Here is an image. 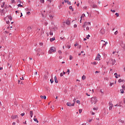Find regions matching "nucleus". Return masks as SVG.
<instances>
[{
  "instance_id": "39",
  "label": "nucleus",
  "mask_w": 125,
  "mask_h": 125,
  "mask_svg": "<svg viewBox=\"0 0 125 125\" xmlns=\"http://www.w3.org/2000/svg\"><path fill=\"white\" fill-rule=\"evenodd\" d=\"M113 84H114V83H110L109 84V86H112V85H113Z\"/></svg>"
},
{
  "instance_id": "18",
  "label": "nucleus",
  "mask_w": 125,
  "mask_h": 125,
  "mask_svg": "<svg viewBox=\"0 0 125 125\" xmlns=\"http://www.w3.org/2000/svg\"><path fill=\"white\" fill-rule=\"evenodd\" d=\"M40 97L42 99H46V96H41Z\"/></svg>"
},
{
  "instance_id": "4",
  "label": "nucleus",
  "mask_w": 125,
  "mask_h": 125,
  "mask_svg": "<svg viewBox=\"0 0 125 125\" xmlns=\"http://www.w3.org/2000/svg\"><path fill=\"white\" fill-rule=\"evenodd\" d=\"M101 58V56H100V54H98L97 56L96 57L95 60H98V61H100Z\"/></svg>"
},
{
  "instance_id": "58",
  "label": "nucleus",
  "mask_w": 125,
  "mask_h": 125,
  "mask_svg": "<svg viewBox=\"0 0 125 125\" xmlns=\"http://www.w3.org/2000/svg\"><path fill=\"white\" fill-rule=\"evenodd\" d=\"M60 76H61V77H63V73H61L60 74Z\"/></svg>"
},
{
  "instance_id": "37",
  "label": "nucleus",
  "mask_w": 125,
  "mask_h": 125,
  "mask_svg": "<svg viewBox=\"0 0 125 125\" xmlns=\"http://www.w3.org/2000/svg\"><path fill=\"white\" fill-rule=\"evenodd\" d=\"M69 59H70V60H72V59H73V56H72L71 55H70V56H69Z\"/></svg>"
},
{
  "instance_id": "49",
  "label": "nucleus",
  "mask_w": 125,
  "mask_h": 125,
  "mask_svg": "<svg viewBox=\"0 0 125 125\" xmlns=\"http://www.w3.org/2000/svg\"><path fill=\"white\" fill-rule=\"evenodd\" d=\"M67 73H68V75H69V74H70V69H67Z\"/></svg>"
},
{
  "instance_id": "52",
  "label": "nucleus",
  "mask_w": 125,
  "mask_h": 125,
  "mask_svg": "<svg viewBox=\"0 0 125 125\" xmlns=\"http://www.w3.org/2000/svg\"><path fill=\"white\" fill-rule=\"evenodd\" d=\"M105 45H106V44L104 43H103V46H102V47H104V46H105Z\"/></svg>"
},
{
  "instance_id": "23",
  "label": "nucleus",
  "mask_w": 125,
  "mask_h": 125,
  "mask_svg": "<svg viewBox=\"0 0 125 125\" xmlns=\"http://www.w3.org/2000/svg\"><path fill=\"white\" fill-rule=\"evenodd\" d=\"M5 4V2H2V5H1V7H4V5Z\"/></svg>"
},
{
  "instance_id": "1",
  "label": "nucleus",
  "mask_w": 125,
  "mask_h": 125,
  "mask_svg": "<svg viewBox=\"0 0 125 125\" xmlns=\"http://www.w3.org/2000/svg\"><path fill=\"white\" fill-rule=\"evenodd\" d=\"M97 99L96 98V97H92L91 98V104H96V103H97Z\"/></svg>"
},
{
  "instance_id": "45",
  "label": "nucleus",
  "mask_w": 125,
  "mask_h": 125,
  "mask_svg": "<svg viewBox=\"0 0 125 125\" xmlns=\"http://www.w3.org/2000/svg\"><path fill=\"white\" fill-rule=\"evenodd\" d=\"M93 65H96L97 64V62H93Z\"/></svg>"
},
{
  "instance_id": "25",
  "label": "nucleus",
  "mask_w": 125,
  "mask_h": 125,
  "mask_svg": "<svg viewBox=\"0 0 125 125\" xmlns=\"http://www.w3.org/2000/svg\"><path fill=\"white\" fill-rule=\"evenodd\" d=\"M124 90H124L123 89H121L120 90L121 93H122V94L125 93V91Z\"/></svg>"
},
{
  "instance_id": "34",
  "label": "nucleus",
  "mask_w": 125,
  "mask_h": 125,
  "mask_svg": "<svg viewBox=\"0 0 125 125\" xmlns=\"http://www.w3.org/2000/svg\"><path fill=\"white\" fill-rule=\"evenodd\" d=\"M50 36H53V32H52L51 31L49 33Z\"/></svg>"
},
{
  "instance_id": "8",
  "label": "nucleus",
  "mask_w": 125,
  "mask_h": 125,
  "mask_svg": "<svg viewBox=\"0 0 125 125\" xmlns=\"http://www.w3.org/2000/svg\"><path fill=\"white\" fill-rule=\"evenodd\" d=\"M26 31L27 32H28V33H31V32L32 31V28L30 27H27V28L26 29Z\"/></svg>"
},
{
  "instance_id": "6",
  "label": "nucleus",
  "mask_w": 125,
  "mask_h": 125,
  "mask_svg": "<svg viewBox=\"0 0 125 125\" xmlns=\"http://www.w3.org/2000/svg\"><path fill=\"white\" fill-rule=\"evenodd\" d=\"M100 33L102 35H104L105 34V29L102 28L100 31Z\"/></svg>"
},
{
  "instance_id": "31",
  "label": "nucleus",
  "mask_w": 125,
  "mask_h": 125,
  "mask_svg": "<svg viewBox=\"0 0 125 125\" xmlns=\"http://www.w3.org/2000/svg\"><path fill=\"white\" fill-rule=\"evenodd\" d=\"M9 19L11 21L12 20V17L11 16H10L8 17Z\"/></svg>"
},
{
  "instance_id": "38",
  "label": "nucleus",
  "mask_w": 125,
  "mask_h": 125,
  "mask_svg": "<svg viewBox=\"0 0 125 125\" xmlns=\"http://www.w3.org/2000/svg\"><path fill=\"white\" fill-rule=\"evenodd\" d=\"M67 3L68 4H69V5H71V2H70V1H67Z\"/></svg>"
},
{
  "instance_id": "63",
  "label": "nucleus",
  "mask_w": 125,
  "mask_h": 125,
  "mask_svg": "<svg viewBox=\"0 0 125 125\" xmlns=\"http://www.w3.org/2000/svg\"><path fill=\"white\" fill-rule=\"evenodd\" d=\"M92 115H95V113L93 112H92Z\"/></svg>"
},
{
  "instance_id": "56",
  "label": "nucleus",
  "mask_w": 125,
  "mask_h": 125,
  "mask_svg": "<svg viewBox=\"0 0 125 125\" xmlns=\"http://www.w3.org/2000/svg\"><path fill=\"white\" fill-rule=\"evenodd\" d=\"M49 17H50L51 19H52V18H53V17H52V15H50Z\"/></svg>"
},
{
  "instance_id": "29",
  "label": "nucleus",
  "mask_w": 125,
  "mask_h": 125,
  "mask_svg": "<svg viewBox=\"0 0 125 125\" xmlns=\"http://www.w3.org/2000/svg\"><path fill=\"white\" fill-rule=\"evenodd\" d=\"M76 103H77V104H81V101H80V100H77L76 101Z\"/></svg>"
},
{
  "instance_id": "41",
  "label": "nucleus",
  "mask_w": 125,
  "mask_h": 125,
  "mask_svg": "<svg viewBox=\"0 0 125 125\" xmlns=\"http://www.w3.org/2000/svg\"><path fill=\"white\" fill-rule=\"evenodd\" d=\"M89 27H88V26L86 27V31H89Z\"/></svg>"
},
{
  "instance_id": "7",
  "label": "nucleus",
  "mask_w": 125,
  "mask_h": 125,
  "mask_svg": "<svg viewBox=\"0 0 125 125\" xmlns=\"http://www.w3.org/2000/svg\"><path fill=\"white\" fill-rule=\"evenodd\" d=\"M66 105L69 107H71V106H75L74 104H71V103H67Z\"/></svg>"
},
{
  "instance_id": "26",
  "label": "nucleus",
  "mask_w": 125,
  "mask_h": 125,
  "mask_svg": "<svg viewBox=\"0 0 125 125\" xmlns=\"http://www.w3.org/2000/svg\"><path fill=\"white\" fill-rule=\"evenodd\" d=\"M101 42H104V43L105 44V45H106L107 44H108V42H105V41H103V40H102L101 41Z\"/></svg>"
},
{
  "instance_id": "17",
  "label": "nucleus",
  "mask_w": 125,
  "mask_h": 125,
  "mask_svg": "<svg viewBox=\"0 0 125 125\" xmlns=\"http://www.w3.org/2000/svg\"><path fill=\"white\" fill-rule=\"evenodd\" d=\"M54 41H55V37L50 39V42H52Z\"/></svg>"
},
{
  "instance_id": "36",
  "label": "nucleus",
  "mask_w": 125,
  "mask_h": 125,
  "mask_svg": "<svg viewBox=\"0 0 125 125\" xmlns=\"http://www.w3.org/2000/svg\"><path fill=\"white\" fill-rule=\"evenodd\" d=\"M122 48L123 49H125V44H123V45L122 46Z\"/></svg>"
},
{
  "instance_id": "22",
  "label": "nucleus",
  "mask_w": 125,
  "mask_h": 125,
  "mask_svg": "<svg viewBox=\"0 0 125 125\" xmlns=\"http://www.w3.org/2000/svg\"><path fill=\"white\" fill-rule=\"evenodd\" d=\"M85 79H86V77H85V76H84V75H83V76H82V80H83V81H84V80H85Z\"/></svg>"
},
{
  "instance_id": "62",
  "label": "nucleus",
  "mask_w": 125,
  "mask_h": 125,
  "mask_svg": "<svg viewBox=\"0 0 125 125\" xmlns=\"http://www.w3.org/2000/svg\"><path fill=\"white\" fill-rule=\"evenodd\" d=\"M34 75H38V72L36 71L34 73Z\"/></svg>"
},
{
  "instance_id": "11",
  "label": "nucleus",
  "mask_w": 125,
  "mask_h": 125,
  "mask_svg": "<svg viewBox=\"0 0 125 125\" xmlns=\"http://www.w3.org/2000/svg\"><path fill=\"white\" fill-rule=\"evenodd\" d=\"M17 118H18V116H17V115H15V116L12 115L11 116V119L12 120H14L15 119H17Z\"/></svg>"
},
{
  "instance_id": "12",
  "label": "nucleus",
  "mask_w": 125,
  "mask_h": 125,
  "mask_svg": "<svg viewBox=\"0 0 125 125\" xmlns=\"http://www.w3.org/2000/svg\"><path fill=\"white\" fill-rule=\"evenodd\" d=\"M87 26V22H84L83 23V25L82 27L83 28H85Z\"/></svg>"
},
{
  "instance_id": "5",
  "label": "nucleus",
  "mask_w": 125,
  "mask_h": 125,
  "mask_svg": "<svg viewBox=\"0 0 125 125\" xmlns=\"http://www.w3.org/2000/svg\"><path fill=\"white\" fill-rule=\"evenodd\" d=\"M109 110H112V108H113L114 105L112 104V103L111 102H109Z\"/></svg>"
},
{
  "instance_id": "57",
  "label": "nucleus",
  "mask_w": 125,
  "mask_h": 125,
  "mask_svg": "<svg viewBox=\"0 0 125 125\" xmlns=\"http://www.w3.org/2000/svg\"><path fill=\"white\" fill-rule=\"evenodd\" d=\"M100 92H101V93H104V92L102 89L100 90Z\"/></svg>"
},
{
  "instance_id": "40",
  "label": "nucleus",
  "mask_w": 125,
  "mask_h": 125,
  "mask_svg": "<svg viewBox=\"0 0 125 125\" xmlns=\"http://www.w3.org/2000/svg\"><path fill=\"white\" fill-rule=\"evenodd\" d=\"M79 113L81 114L82 113V112H83V109H80L79 110Z\"/></svg>"
},
{
  "instance_id": "3",
  "label": "nucleus",
  "mask_w": 125,
  "mask_h": 125,
  "mask_svg": "<svg viewBox=\"0 0 125 125\" xmlns=\"http://www.w3.org/2000/svg\"><path fill=\"white\" fill-rule=\"evenodd\" d=\"M110 64H112V65H115V63H116V60H113V59H110L109 61Z\"/></svg>"
},
{
  "instance_id": "35",
  "label": "nucleus",
  "mask_w": 125,
  "mask_h": 125,
  "mask_svg": "<svg viewBox=\"0 0 125 125\" xmlns=\"http://www.w3.org/2000/svg\"><path fill=\"white\" fill-rule=\"evenodd\" d=\"M21 117H23V116H25V113H21Z\"/></svg>"
},
{
  "instance_id": "24",
  "label": "nucleus",
  "mask_w": 125,
  "mask_h": 125,
  "mask_svg": "<svg viewBox=\"0 0 125 125\" xmlns=\"http://www.w3.org/2000/svg\"><path fill=\"white\" fill-rule=\"evenodd\" d=\"M33 120H34V122H36V123H39V121H38V119L34 118Z\"/></svg>"
},
{
  "instance_id": "15",
  "label": "nucleus",
  "mask_w": 125,
  "mask_h": 125,
  "mask_svg": "<svg viewBox=\"0 0 125 125\" xmlns=\"http://www.w3.org/2000/svg\"><path fill=\"white\" fill-rule=\"evenodd\" d=\"M92 6L93 8H97V7H98L97 5L95 4L94 3H93L92 4Z\"/></svg>"
},
{
  "instance_id": "43",
  "label": "nucleus",
  "mask_w": 125,
  "mask_h": 125,
  "mask_svg": "<svg viewBox=\"0 0 125 125\" xmlns=\"http://www.w3.org/2000/svg\"><path fill=\"white\" fill-rule=\"evenodd\" d=\"M41 2H42V3H44V0H40Z\"/></svg>"
},
{
  "instance_id": "48",
  "label": "nucleus",
  "mask_w": 125,
  "mask_h": 125,
  "mask_svg": "<svg viewBox=\"0 0 125 125\" xmlns=\"http://www.w3.org/2000/svg\"><path fill=\"white\" fill-rule=\"evenodd\" d=\"M77 27H78V25H77V24L74 25V28H77Z\"/></svg>"
},
{
  "instance_id": "44",
  "label": "nucleus",
  "mask_w": 125,
  "mask_h": 125,
  "mask_svg": "<svg viewBox=\"0 0 125 125\" xmlns=\"http://www.w3.org/2000/svg\"><path fill=\"white\" fill-rule=\"evenodd\" d=\"M110 11L111 12H113V13H115V12H116V10H110Z\"/></svg>"
},
{
  "instance_id": "50",
  "label": "nucleus",
  "mask_w": 125,
  "mask_h": 125,
  "mask_svg": "<svg viewBox=\"0 0 125 125\" xmlns=\"http://www.w3.org/2000/svg\"><path fill=\"white\" fill-rule=\"evenodd\" d=\"M58 53H59V54H61V53H62V52L61 51V50H59L58 51Z\"/></svg>"
},
{
  "instance_id": "33",
  "label": "nucleus",
  "mask_w": 125,
  "mask_h": 125,
  "mask_svg": "<svg viewBox=\"0 0 125 125\" xmlns=\"http://www.w3.org/2000/svg\"><path fill=\"white\" fill-rule=\"evenodd\" d=\"M122 89H124V90H125V85H123L122 86Z\"/></svg>"
},
{
  "instance_id": "27",
  "label": "nucleus",
  "mask_w": 125,
  "mask_h": 125,
  "mask_svg": "<svg viewBox=\"0 0 125 125\" xmlns=\"http://www.w3.org/2000/svg\"><path fill=\"white\" fill-rule=\"evenodd\" d=\"M69 8L72 10V11H74V8L72 6H69Z\"/></svg>"
},
{
  "instance_id": "9",
  "label": "nucleus",
  "mask_w": 125,
  "mask_h": 125,
  "mask_svg": "<svg viewBox=\"0 0 125 125\" xmlns=\"http://www.w3.org/2000/svg\"><path fill=\"white\" fill-rule=\"evenodd\" d=\"M88 3L90 4L91 6H92V5L93 4V3H94V2H93V0H89L88 1Z\"/></svg>"
},
{
  "instance_id": "42",
  "label": "nucleus",
  "mask_w": 125,
  "mask_h": 125,
  "mask_svg": "<svg viewBox=\"0 0 125 125\" xmlns=\"http://www.w3.org/2000/svg\"><path fill=\"white\" fill-rule=\"evenodd\" d=\"M115 15L117 16V17H119V14L118 13H116Z\"/></svg>"
},
{
  "instance_id": "59",
  "label": "nucleus",
  "mask_w": 125,
  "mask_h": 125,
  "mask_svg": "<svg viewBox=\"0 0 125 125\" xmlns=\"http://www.w3.org/2000/svg\"><path fill=\"white\" fill-rule=\"evenodd\" d=\"M21 81H23L24 80V78L22 77L21 78H20Z\"/></svg>"
},
{
  "instance_id": "46",
  "label": "nucleus",
  "mask_w": 125,
  "mask_h": 125,
  "mask_svg": "<svg viewBox=\"0 0 125 125\" xmlns=\"http://www.w3.org/2000/svg\"><path fill=\"white\" fill-rule=\"evenodd\" d=\"M73 102H74L73 104H75V103H76V98H74V99H73Z\"/></svg>"
},
{
  "instance_id": "30",
  "label": "nucleus",
  "mask_w": 125,
  "mask_h": 125,
  "mask_svg": "<svg viewBox=\"0 0 125 125\" xmlns=\"http://www.w3.org/2000/svg\"><path fill=\"white\" fill-rule=\"evenodd\" d=\"M18 6V7H23V5H21V4H19Z\"/></svg>"
},
{
  "instance_id": "19",
  "label": "nucleus",
  "mask_w": 125,
  "mask_h": 125,
  "mask_svg": "<svg viewBox=\"0 0 125 125\" xmlns=\"http://www.w3.org/2000/svg\"><path fill=\"white\" fill-rule=\"evenodd\" d=\"M124 82H125V80L121 79L118 80V83H123Z\"/></svg>"
},
{
  "instance_id": "13",
  "label": "nucleus",
  "mask_w": 125,
  "mask_h": 125,
  "mask_svg": "<svg viewBox=\"0 0 125 125\" xmlns=\"http://www.w3.org/2000/svg\"><path fill=\"white\" fill-rule=\"evenodd\" d=\"M1 15H4V14H5V12H4V9L1 10Z\"/></svg>"
},
{
  "instance_id": "47",
  "label": "nucleus",
  "mask_w": 125,
  "mask_h": 125,
  "mask_svg": "<svg viewBox=\"0 0 125 125\" xmlns=\"http://www.w3.org/2000/svg\"><path fill=\"white\" fill-rule=\"evenodd\" d=\"M39 44H40V45H43V43H42V42H40L39 43Z\"/></svg>"
},
{
  "instance_id": "51",
  "label": "nucleus",
  "mask_w": 125,
  "mask_h": 125,
  "mask_svg": "<svg viewBox=\"0 0 125 125\" xmlns=\"http://www.w3.org/2000/svg\"><path fill=\"white\" fill-rule=\"evenodd\" d=\"M115 35H118V30H117L116 31H115V32L114 33Z\"/></svg>"
},
{
  "instance_id": "28",
  "label": "nucleus",
  "mask_w": 125,
  "mask_h": 125,
  "mask_svg": "<svg viewBox=\"0 0 125 125\" xmlns=\"http://www.w3.org/2000/svg\"><path fill=\"white\" fill-rule=\"evenodd\" d=\"M50 83H53L54 81L53 80V79H50Z\"/></svg>"
},
{
  "instance_id": "64",
  "label": "nucleus",
  "mask_w": 125,
  "mask_h": 125,
  "mask_svg": "<svg viewBox=\"0 0 125 125\" xmlns=\"http://www.w3.org/2000/svg\"><path fill=\"white\" fill-rule=\"evenodd\" d=\"M6 23H7V24H9V21H7Z\"/></svg>"
},
{
  "instance_id": "14",
  "label": "nucleus",
  "mask_w": 125,
  "mask_h": 125,
  "mask_svg": "<svg viewBox=\"0 0 125 125\" xmlns=\"http://www.w3.org/2000/svg\"><path fill=\"white\" fill-rule=\"evenodd\" d=\"M54 80L55 83H58V81L57 80V77H56V76L54 77Z\"/></svg>"
},
{
  "instance_id": "55",
  "label": "nucleus",
  "mask_w": 125,
  "mask_h": 125,
  "mask_svg": "<svg viewBox=\"0 0 125 125\" xmlns=\"http://www.w3.org/2000/svg\"><path fill=\"white\" fill-rule=\"evenodd\" d=\"M120 122H121V123H122V124H124V123H125V121H123V120H121Z\"/></svg>"
},
{
  "instance_id": "60",
  "label": "nucleus",
  "mask_w": 125,
  "mask_h": 125,
  "mask_svg": "<svg viewBox=\"0 0 125 125\" xmlns=\"http://www.w3.org/2000/svg\"><path fill=\"white\" fill-rule=\"evenodd\" d=\"M12 125H16V123H15V122H13V123H12Z\"/></svg>"
},
{
  "instance_id": "61",
  "label": "nucleus",
  "mask_w": 125,
  "mask_h": 125,
  "mask_svg": "<svg viewBox=\"0 0 125 125\" xmlns=\"http://www.w3.org/2000/svg\"><path fill=\"white\" fill-rule=\"evenodd\" d=\"M87 25H91V23L90 22H87Z\"/></svg>"
},
{
  "instance_id": "20",
  "label": "nucleus",
  "mask_w": 125,
  "mask_h": 125,
  "mask_svg": "<svg viewBox=\"0 0 125 125\" xmlns=\"http://www.w3.org/2000/svg\"><path fill=\"white\" fill-rule=\"evenodd\" d=\"M85 17V14H83L82 15L81 17V19H82L83 18Z\"/></svg>"
},
{
  "instance_id": "16",
  "label": "nucleus",
  "mask_w": 125,
  "mask_h": 125,
  "mask_svg": "<svg viewBox=\"0 0 125 125\" xmlns=\"http://www.w3.org/2000/svg\"><path fill=\"white\" fill-rule=\"evenodd\" d=\"M29 115H30L31 118H33V111H30L29 112Z\"/></svg>"
},
{
  "instance_id": "21",
  "label": "nucleus",
  "mask_w": 125,
  "mask_h": 125,
  "mask_svg": "<svg viewBox=\"0 0 125 125\" xmlns=\"http://www.w3.org/2000/svg\"><path fill=\"white\" fill-rule=\"evenodd\" d=\"M18 83H20V84H23L24 83L23 82H21L20 80H18Z\"/></svg>"
},
{
  "instance_id": "10",
  "label": "nucleus",
  "mask_w": 125,
  "mask_h": 125,
  "mask_svg": "<svg viewBox=\"0 0 125 125\" xmlns=\"http://www.w3.org/2000/svg\"><path fill=\"white\" fill-rule=\"evenodd\" d=\"M65 23L66 25H70L71 24V21H70V20H67L65 21Z\"/></svg>"
},
{
  "instance_id": "53",
  "label": "nucleus",
  "mask_w": 125,
  "mask_h": 125,
  "mask_svg": "<svg viewBox=\"0 0 125 125\" xmlns=\"http://www.w3.org/2000/svg\"><path fill=\"white\" fill-rule=\"evenodd\" d=\"M77 45H79V44L78 43H76L74 44V46H77Z\"/></svg>"
},
{
  "instance_id": "32",
  "label": "nucleus",
  "mask_w": 125,
  "mask_h": 125,
  "mask_svg": "<svg viewBox=\"0 0 125 125\" xmlns=\"http://www.w3.org/2000/svg\"><path fill=\"white\" fill-rule=\"evenodd\" d=\"M86 38V39H87V40H88V39H89V38H90V35L89 34H88Z\"/></svg>"
},
{
  "instance_id": "54",
  "label": "nucleus",
  "mask_w": 125,
  "mask_h": 125,
  "mask_svg": "<svg viewBox=\"0 0 125 125\" xmlns=\"http://www.w3.org/2000/svg\"><path fill=\"white\" fill-rule=\"evenodd\" d=\"M86 95H87V96H90V94H88L87 93H86Z\"/></svg>"
},
{
  "instance_id": "2",
  "label": "nucleus",
  "mask_w": 125,
  "mask_h": 125,
  "mask_svg": "<svg viewBox=\"0 0 125 125\" xmlns=\"http://www.w3.org/2000/svg\"><path fill=\"white\" fill-rule=\"evenodd\" d=\"M56 51V48L55 47H51L50 48V50L49 51V53L51 54L52 52H55Z\"/></svg>"
}]
</instances>
